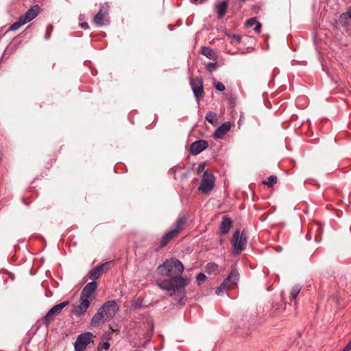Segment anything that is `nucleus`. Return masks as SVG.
I'll list each match as a JSON object with an SVG mask.
<instances>
[{"label":"nucleus","mask_w":351,"mask_h":351,"mask_svg":"<svg viewBox=\"0 0 351 351\" xmlns=\"http://www.w3.org/2000/svg\"><path fill=\"white\" fill-rule=\"evenodd\" d=\"M208 147V142L204 140L197 141L193 143L190 147L191 153L193 155H197Z\"/></svg>","instance_id":"9d476101"},{"label":"nucleus","mask_w":351,"mask_h":351,"mask_svg":"<svg viewBox=\"0 0 351 351\" xmlns=\"http://www.w3.org/2000/svg\"><path fill=\"white\" fill-rule=\"evenodd\" d=\"M190 85L195 99L199 101L202 97L204 93L202 79L200 77H192L190 79Z\"/></svg>","instance_id":"0eeeda50"},{"label":"nucleus","mask_w":351,"mask_h":351,"mask_svg":"<svg viewBox=\"0 0 351 351\" xmlns=\"http://www.w3.org/2000/svg\"><path fill=\"white\" fill-rule=\"evenodd\" d=\"M205 119L210 123L214 124L215 123H216L217 121V114L216 113L211 111L208 112L206 113Z\"/></svg>","instance_id":"b1692460"},{"label":"nucleus","mask_w":351,"mask_h":351,"mask_svg":"<svg viewBox=\"0 0 351 351\" xmlns=\"http://www.w3.org/2000/svg\"><path fill=\"white\" fill-rule=\"evenodd\" d=\"M228 3L226 1H222L216 5V12L219 19L223 18L226 14Z\"/></svg>","instance_id":"6ab92c4d"},{"label":"nucleus","mask_w":351,"mask_h":351,"mask_svg":"<svg viewBox=\"0 0 351 351\" xmlns=\"http://www.w3.org/2000/svg\"><path fill=\"white\" fill-rule=\"evenodd\" d=\"M262 25L260 22L258 21V23L256 24L255 27L254 28V30L256 33H260Z\"/></svg>","instance_id":"72a5a7b5"},{"label":"nucleus","mask_w":351,"mask_h":351,"mask_svg":"<svg viewBox=\"0 0 351 351\" xmlns=\"http://www.w3.org/2000/svg\"><path fill=\"white\" fill-rule=\"evenodd\" d=\"M118 311L119 306L114 300L107 301L93 316L90 325L95 327L103 324L106 321L112 319Z\"/></svg>","instance_id":"f03ea898"},{"label":"nucleus","mask_w":351,"mask_h":351,"mask_svg":"<svg viewBox=\"0 0 351 351\" xmlns=\"http://www.w3.org/2000/svg\"><path fill=\"white\" fill-rule=\"evenodd\" d=\"M97 287V285L95 282H89L84 287L80 295H82L83 298H88L90 299Z\"/></svg>","instance_id":"dca6fc26"},{"label":"nucleus","mask_w":351,"mask_h":351,"mask_svg":"<svg viewBox=\"0 0 351 351\" xmlns=\"http://www.w3.org/2000/svg\"><path fill=\"white\" fill-rule=\"evenodd\" d=\"M339 21L346 30H348L351 22V9H349L346 12L342 13L339 16Z\"/></svg>","instance_id":"2eb2a0df"},{"label":"nucleus","mask_w":351,"mask_h":351,"mask_svg":"<svg viewBox=\"0 0 351 351\" xmlns=\"http://www.w3.org/2000/svg\"><path fill=\"white\" fill-rule=\"evenodd\" d=\"M198 0H194L195 2H197Z\"/></svg>","instance_id":"58836bf2"},{"label":"nucleus","mask_w":351,"mask_h":351,"mask_svg":"<svg viewBox=\"0 0 351 351\" xmlns=\"http://www.w3.org/2000/svg\"><path fill=\"white\" fill-rule=\"evenodd\" d=\"M202 53L210 60H214L216 58L214 51L208 47H203L202 48Z\"/></svg>","instance_id":"412c9836"},{"label":"nucleus","mask_w":351,"mask_h":351,"mask_svg":"<svg viewBox=\"0 0 351 351\" xmlns=\"http://www.w3.org/2000/svg\"><path fill=\"white\" fill-rule=\"evenodd\" d=\"M230 123L225 122L214 132L213 136L215 139H221L230 130Z\"/></svg>","instance_id":"ddd939ff"},{"label":"nucleus","mask_w":351,"mask_h":351,"mask_svg":"<svg viewBox=\"0 0 351 351\" xmlns=\"http://www.w3.org/2000/svg\"><path fill=\"white\" fill-rule=\"evenodd\" d=\"M177 235L171 230L167 232L162 237L160 243V247L166 246L170 241L176 237Z\"/></svg>","instance_id":"aec40b11"},{"label":"nucleus","mask_w":351,"mask_h":351,"mask_svg":"<svg viewBox=\"0 0 351 351\" xmlns=\"http://www.w3.org/2000/svg\"><path fill=\"white\" fill-rule=\"evenodd\" d=\"M81 302L79 305L76 306L74 308V313L77 315H83L86 313L87 308L90 306V299L88 298H83L80 295Z\"/></svg>","instance_id":"f8f14e48"},{"label":"nucleus","mask_w":351,"mask_h":351,"mask_svg":"<svg viewBox=\"0 0 351 351\" xmlns=\"http://www.w3.org/2000/svg\"><path fill=\"white\" fill-rule=\"evenodd\" d=\"M40 7L38 5H33L31 7L23 16L21 17L23 19L25 23L32 21L35 19L39 13Z\"/></svg>","instance_id":"9b49d317"},{"label":"nucleus","mask_w":351,"mask_h":351,"mask_svg":"<svg viewBox=\"0 0 351 351\" xmlns=\"http://www.w3.org/2000/svg\"><path fill=\"white\" fill-rule=\"evenodd\" d=\"M108 15V10L104 6H101L98 13L93 19L94 23L98 26H102L105 24V17Z\"/></svg>","instance_id":"4468645a"},{"label":"nucleus","mask_w":351,"mask_h":351,"mask_svg":"<svg viewBox=\"0 0 351 351\" xmlns=\"http://www.w3.org/2000/svg\"><path fill=\"white\" fill-rule=\"evenodd\" d=\"M302 287L299 285H295L291 291V298L295 300L300 292Z\"/></svg>","instance_id":"393cba45"},{"label":"nucleus","mask_w":351,"mask_h":351,"mask_svg":"<svg viewBox=\"0 0 351 351\" xmlns=\"http://www.w3.org/2000/svg\"><path fill=\"white\" fill-rule=\"evenodd\" d=\"M25 24V23L24 22L23 19L21 17H20L19 19L17 21H16L15 23H14L13 24H12L10 26L9 30H10V31H16V30L19 29L22 25H23Z\"/></svg>","instance_id":"5701e85b"},{"label":"nucleus","mask_w":351,"mask_h":351,"mask_svg":"<svg viewBox=\"0 0 351 351\" xmlns=\"http://www.w3.org/2000/svg\"><path fill=\"white\" fill-rule=\"evenodd\" d=\"M239 278V271L236 269H232L228 276L223 280V286H226L228 289H233L237 287Z\"/></svg>","instance_id":"6e6552de"},{"label":"nucleus","mask_w":351,"mask_h":351,"mask_svg":"<svg viewBox=\"0 0 351 351\" xmlns=\"http://www.w3.org/2000/svg\"><path fill=\"white\" fill-rule=\"evenodd\" d=\"M206 279V276L203 273H199L197 276V280L198 282L204 281Z\"/></svg>","instance_id":"f704fd0d"},{"label":"nucleus","mask_w":351,"mask_h":351,"mask_svg":"<svg viewBox=\"0 0 351 351\" xmlns=\"http://www.w3.org/2000/svg\"><path fill=\"white\" fill-rule=\"evenodd\" d=\"M80 27L82 28V29H88V25L87 23H82L80 24Z\"/></svg>","instance_id":"4c0bfd02"},{"label":"nucleus","mask_w":351,"mask_h":351,"mask_svg":"<svg viewBox=\"0 0 351 351\" xmlns=\"http://www.w3.org/2000/svg\"><path fill=\"white\" fill-rule=\"evenodd\" d=\"M187 219L185 217H181L178 219L175 226L171 230L176 235H178L184 228Z\"/></svg>","instance_id":"a211bd4d"},{"label":"nucleus","mask_w":351,"mask_h":351,"mask_svg":"<svg viewBox=\"0 0 351 351\" xmlns=\"http://www.w3.org/2000/svg\"><path fill=\"white\" fill-rule=\"evenodd\" d=\"M69 301H65L53 306L45 315L44 323L48 326L55 319V317L60 314L62 309L69 304Z\"/></svg>","instance_id":"39448f33"},{"label":"nucleus","mask_w":351,"mask_h":351,"mask_svg":"<svg viewBox=\"0 0 351 351\" xmlns=\"http://www.w3.org/2000/svg\"><path fill=\"white\" fill-rule=\"evenodd\" d=\"M52 29H53V26L51 25H48L47 28H46V33H45V38L47 40L50 38Z\"/></svg>","instance_id":"c85d7f7f"},{"label":"nucleus","mask_w":351,"mask_h":351,"mask_svg":"<svg viewBox=\"0 0 351 351\" xmlns=\"http://www.w3.org/2000/svg\"><path fill=\"white\" fill-rule=\"evenodd\" d=\"M216 66H217V64L216 63L210 62L209 64H207L206 69H207L208 71L211 72V71H214L216 69Z\"/></svg>","instance_id":"473e14b6"},{"label":"nucleus","mask_w":351,"mask_h":351,"mask_svg":"<svg viewBox=\"0 0 351 351\" xmlns=\"http://www.w3.org/2000/svg\"><path fill=\"white\" fill-rule=\"evenodd\" d=\"M183 270L184 266L182 263L176 258L167 259L162 265L158 267V273L162 276L167 277V278L158 280L157 285L161 289L169 292L171 296L176 295L177 293L179 300L176 304L180 305L184 304V287L189 283L188 278H183L181 276Z\"/></svg>","instance_id":"f257e3e1"},{"label":"nucleus","mask_w":351,"mask_h":351,"mask_svg":"<svg viewBox=\"0 0 351 351\" xmlns=\"http://www.w3.org/2000/svg\"><path fill=\"white\" fill-rule=\"evenodd\" d=\"M110 262H106L101 265L95 267L93 270L89 272V278L90 280H95L99 278L101 274L104 271H106L110 268Z\"/></svg>","instance_id":"1a4fd4ad"},{"label":"nucleus","mask_w":351,"mask_h":351,"mask_svg":"<svg viewBox=\"0 0 351 351\" xmlns=\"http://www.w3.org/2000/svg\"><path fill=\"white\" fill-rule=\"evenodd\" d=\"M215 88L219 91H223L225 90V86L221 82H217L215 84Z\"/></svg>","instance_id":"2f4dec72"},{"label":"nucleus","mask_w":351,"mask_h":351,"mask_svg":"<svg viewBox=\"0 0 351 351\" xmlns=\"http://www.w3.org/2000/svg\"><path fill=\"white\" fill-rule=\"evenodd\" d=\"M215 178L208 170H206L202 178L201 184L198 187L199 191L204 194L209 193L215 186Z\"/></svg>","instance_id":"20e7f679"},{"label":"nucleus","mask_w":351,"mask_h":351,"mask_svg":"<svg viewBox=\"0 0 351 351\" xmlns=\"http://www.w3.org/2000/svg\"><path fill=\"white\" fill-rule=\"evenodd\" d=\"M277 182V178L275 176H270L268 178V182H265V184H267L268 186L271 187L274 184H276Z\"/></svg>","instance_id":"bb28decb"},{"label":"nucleus","mask_w":351,"mask_h":351,"mask_svg":"<svg viewBox=\"0 0 351 351\" xmlns=\"http://www.w3.org/2000/svg\"><path fill=\"white\" fill-rule=\"evenodd\" d=\"M92 337V333L89 332L80 335L75 342V350L84 351L91 341Z\"/></svg>","instance_id":"423d86ee"},{"label":"nucleus","mask_w":351,"mask_h":351,"mask_svg":"<svg viewBox=\"0 0 351 351\" xmlns=\"http://www.w3.org/2000/svg\"><path fill=\"white\" fill-rule=\"evenodd\" d=\"M226 286H223V282L216 289L215 293L218 295H221L223 293L225 290H228Z\"/></svg>","instance_id":"cd10ccee"},{"label":"nucleus","mask_w":351,"mask_h":351,"mask_svg":"<svg viewBox=\"0 0 351 351\" xmlns=\"http://www.w3.org/2000/svg\"><path fill=\"white\" fill-rule=\"evenodd\" d=\"M247 241V239L244 232L241 233L239 230H236L231 239L232 254L238 255L243 251L246 247Z\"/></svg>","instance_id":"7ed1b4c3"},{"label":"nucleus","mask_w":351,"mask_h":351,"mask_svg":"<svg viewBox=\"0 0 351 351\" xmlns=\"http://www.w3.org/2000/svg\"><path fill=\"white\" fill-rule=\"evenodd\" d=\"M226 35L231 39L232 44L237 45L241 42V37L239 35L230 34H227Z\"/></svg>","instance_id":"a878e982"},{"label":"nucleus","mask_w":351,"mask_h":351,"mask_svg":"<svg viewBox=\"0 0 351 351\" xmlns=\"http://www.w3.org/2000/svg\"><path fill=\"white\" fill-rule=\"evenodd\" d=\"M205 168V165L204 163H201L198 165V167H197V173H200L202 171H203Z\"/></svg>","instance_id":"e433bc0d"},{"label":"nucleus","mask_w":351,"mask_h":351,"mask_svg":"<svg viewBox=\"0 0 351 351\" xmlns=\"http://www.w3.org/2000/svg\"><path fill=\"white\" fill-rule=\"evenodd\" d=\"M351 350V340L345 346L342 351H350Z\"/></svg>","instance_id":"c9c22d12"},{"label":"nucleus","mask_w":351,"mask_h":351,"mask_svg":"<svg viewBox=\"0 0 351 351\" xmlns=\"http://www.w3.org/2000/svg\"><path fill=\"white\" fill-rule=\"evenodd\" d=\"M232 226V220L228 217H223L219 226V231L221 234H226Z\"/></svg>","instance_id":"f3484780"},{"label":"nucleus","mask_w":351,"mask_h":351,"mask_svg":"<svg viewBox=\"0 0 351 351\" xmlns=\"http://www.w3.org/2000/svg\"><path fill=\"white\" fill-rule=\"evenodd\" d=\"M257 23H258V21H256V19L255 18H251V19H249L248 20H247L246 25L247 27H252L254 25H256Z\"/></svg>","instance_id":"7c9ffc66"},{"label":"nucleus","mask_w":351,"mask_h":351,"mask_svg":"<svg viewBox=\"0 0 351 351\" xmlns=\"http://www.w3.org/2000/svg\"><path fill=\"white\" fill-rule=\"evenodd\" d=\"M110 348V343L108 342H104L100 345H99L98 348H97V350L99 351L101 350H108Z\"/></svg>","instance_id":"c756f323"},{"label":"nucleus","mask_w":351,"mask_h":351,"mask_svg":"<svg viewBox=\"0 0 351 351\" xmlns=\"http://www.w3.org/2000/svg\"><path fill=\"white\" fill-rule=\"evenodd\" d=\"M219 266L215 263H208L206 266V271L209 274H214L218 271Z\"/></svg>","instance_id":"4be33fe9"}]
</instances>
